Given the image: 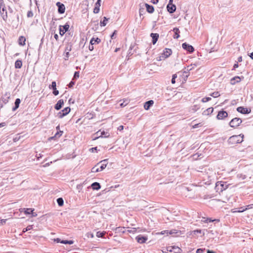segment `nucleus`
<instances>
[{
  "instance_id": "6e6552de",
  "label": "nucleus",
  "mask_w": 253,
  "mask_h": 253,
  "mask_svg": "<svg viewBox=\"0 0 253 253\" xmlns=\"http://www.w3.org/2000/svg\"><path fill=\"white\" fill-rule=\"evenodd\" d=\"M221 187L220 191H222L223 190H224L227 188V185L226 184L223 183L221 181H218L216 183L215 188L217 189H219V187Z\"/></svg>"
},
{
  "instance_id": "423d86ee",
  "label": "nucleus",
  "mask_w": 253,
  "mask_h": 253,
  "mask_svg": "<svg viewBox=\"0 0 253 253\" xmlns=\"http://www.w3.org/2000/svg\"><path fill=\"white\" fill-rule=\"evenodd\" d=\"M228 116L227 113L225 111H220L218 112L216 118L218 120H222Z\"/></svg>"
},
{
  "instance_id": "ddd939ff",
  "label": "nucleus",
  "mask_w": 253,
  "mask_h": 253,
  "mask_svg": "<svg viewBox=\"0 0 253 253\" xmlns=\"http://www.w3.org/2000/svg\"><path fill=\"white\" fill-rule=\"evenodd\" d=\"M167 8L168 11L170 13H172L176 10V6L174 4H173L172 3H169L167 5Z\"/></svg>"
},
{
  "instance_id": "ea45409f",
  "label": "nucleus",
  "mask_w": 253,
  "mask_h": 253,
  "mask_svg": "<svg viewBox=\"0 0 253 253\" xmlns=\"http://www.w3.org/2000/svg\"><path fill=\"white\" fill-rule=\"evenodd\" d=\"M32 229V225H29L26 228H24L23 232H26L27 231L30 230Z\"/></svg>"
},
{
  "instance_id": "58836bf2",
  "label": "nucleus",
  "mask_w": 253,
  "mask_h": 253,
  "mask_svg": "<svg viewBox=\"0 0 253 253\" xmlns=\"http://www.w3.org/2000/svg\"><path fill=\"white\" fill-rule=\"evenodd\" d=\"M211 98L210 97H205V98H203L202 99V102H203V103H205V102H208V101H209L211 100Z\"/></svg>"
},
{
  "instance_id": "412c9836",
  "label": "nucleus",
  "mask_w": 253,
  "mask_h": 253,
  "mask_svg": "<svg viewBox=\"0 0 253 253\" xmlns=\"http://www.w3.org/2000/svg\"><path fill=\"white\" fill-rule=\"evenodd\" d=\"M145 6L146 7V9L148 12L150 13H152L154 11V7L152 5H150L147 3L145 4Z\"/></svg>"
},
{
  "instance_id": "f257e3e1",
  "label": "nucleus",
  "mask_w": 253,
  "mask_h": 253,
  "mask_svg": "<svg viewBox=\"0 0 253 253\" xmlns=\"http://www.w3.org/2000/svg\"><path fill=\"white\" fill-rule=\"evenodd\" d=\"M107 161V159H105L97 163L91 169V172H97L103 170L106 167L108 163Z\"/></svg>"
},
{
  "instance_id": "473e14b6",
  "label": "nucleus",
  "mask_w": 253,
  "mask_h": 253,
  "mask_svg": "<svg viewBox=\"0 0 253 253\" xmlns=\"http://www.w3.org/2000/svg\"><path fill=\"white\" fill-rule=\"evenodd\" d=\"M74 242L72 240H62L61 243L64 244H73Z\"/></svg>"
},
{
  "instance_id": "37998d69",
  "label": "nucleus",
  "mask_w": 253,
  "mask_h": 253,
  "mask_svg": "<svg viewBox=\"0 0 253 253\" xmlns=\"http://www.w3.org/2000/svg\"><path fill=\"white\" fill-rule=\"evenodd\" d=\"M176 78H177V75H176V74H173V75H172V79H171V83H172V84H175V79H176Z\"/></svg>"
},
{
  "instance_id": "13d9d810",
  "label": "nucleus",
  "mask_w": 253,
  "mask_h": 253,
  "mask_svg": "<svg viewBox=\"0 0 253 253\" xmlns=\"http://www.w3.org/2000/svg\"><path fill=\"white\" fill-rule=\"evenodd\" d=\"M124 129V126H120L118 127V129L119 130H122Z\"/></svg>"
},
{
  "instance_id": "6ab92c4d",
  "label": "nucleus",
  "mask_w": 253,
  "mask_h": 253,
  "mask_svg": "<svg viewBox=\"0 0 253 253\" xmlns=\"http://www.w3.org/2000/svg\"><path fill=\"white\" fill-rule=\"evenodd\" d=\"M0 13L2 19L5 21L7 18V11L5 8H3V10L1 9V10H0Z\"/></svg>"
},
{
  "instance_id": "393cba45",
  "label": "nucleus",
  "mask_w": 253,
  "mask_h": 253,
  "mask_svg": "<svg viewBox=\"0 0 253 253\" xmlns=\"http://www.w3.org/2000/svg\"><path fill=\"white\" fill-rule=\"evenodd\" d=\"M202 221L203 222H205V223H207L208 222V221L209 222H213V221H217V222H219V219H211V218H205V217H203L202 218Z\"/></svg>"
},
{
  "instance_id": "69168bd1",
  "label": "nucleus",
  "mask_w": 253,
  "mask_h": 253,
  "mask_svg": "<svg viewBox=\"0 0 253 253\" xmlns=\"http://www.w3.org/2000/svg\"><path fill=\"white\" fill-rule=\"evenodd\" d=\"M238 67V63H236L234 65L233 68L234 69L237 68Z\"/></svg>"
},
{
  "instance_id": "864d4df0",
  "label": "nucleus",
  "mask_w": 253,
  "mask_h": 253,
  "mask_svg": "<svg viewBox=\"0 0 253 253\" xmlns=\"http://www.w3.org/2000/svg\"><path fill=\"white\" fill-rule=\"evenodd\" d=\"M6 221V219H2V220H1L0 222V225H3L4 224H5Z\"/></svg>"
},
{
  "instance_id": "bb28decb",
  "label": "nucleus",
  "mask_w": 253,
  "mask_h": 253,
  "mask_svg": "<svg viewBox=\"0 0 253 253\" xmlns=\"http://www.w3.org/2000/svg\"><path fill=\"white\" fill-rule=\"evenodd\" d=\"M26 39L23 36H21L19 38V44L21 45L25 44Z\"/></svg>"
},
{
  "instance_id": "e433bc0d",
  "label": "nucleus",
  "mask_w": 253,
  "mask_h": 253,
  "mask_svg": "<svg viewBox=\"0 0 253 253\" xmlns=\"http://www.w3.org/2000/svg\"><path fill=\"white\" fill-rule=\"evenodd\" d=\"M3 8H5V5L3 0H0V10L1 9L3 10Z\"/></svg>"
},
{
  "instance_id": "f704fd0d",
  "label": "nucleus",
  "mask_w": 253,
  "mask_h": 253,
  "mask_svg": "<svg viewBox=\"0 0 253 253\" xmlns=\"http://www.w3.org/2000/svg\"><path fill=\"white\" fill-rule=\"evenodd\" d=\"M105 232H100V231H98L96 233V236L98 238L99 237H103V236L105 235Z\"/></svg>"
},
{
  "instance_id": "5701e85b",
  "label": "nucleus",
  "mask_w": 253,
  "mask_h": 253,
  "mask_svg": "<svg viewBox=\"0 0 253 253\" xmlns=\"http://www.w3.org/2000/svg\"><path fill=\"white\" fill-rule=\"evenodd\" d=\"M21 100L19 98H17L15 101V106L12 108L13 111H15L19 106Z\"/></svg>"
},
{
  "instance_id": "72a5a7b5",
  "label": "nucleus",
  "mask_w": 253,
  "mask_h": 253,
  "mask_svg": "<svg viewBox=\"0 0 253 253\" xmlns=\"http://www.w3.org/2000/svg\"><path fill=\"white\" fill-rule=\"evenodd\" d=\"M195 67H196V65L195 64H191L190 65L187 66V70L188 71H190L193 70Z\"/></svg>"
},
{
  "instance_id": "9d476101",
  "label": "nucleus",
  "mask_w": 253,
  "mask_h": 253,
  "mask_svg": "<svg viewBox=\"0 0 253 253\" xmlns=\"http://www.w3.org/2000/svg\"><path fill=\"white\" fill-rule=\"evenodd\" d=\"M182 46L184 49L187 50L189 52H192L194 50V47L192 45H189L186 42L183 43Z\"/></svg>"
},
{
  "instance_id": "2f4dec72",
  "label": "nucleus",
  "mask_w": 253,
  "mask_h": 253,
  "mask_svg": "<svg viewBox=\"0 0 253 253\" xmlns=\"http://www.w3.org/2000/svg\"><path fill=\"white\" fill-rule=\"evenodd\" d=\"M104 20L103 21L100 22V26H105L107 24V21H108V19L106 17H104Z\"/></svg>"
},
{
  "instance_id": "f03ea898",
  "label": "nucleus",
  "mask_w": 253,
  "mask_h": 253,
  "mask_svg": "<svg viewBox=\"0 0 253 253\" xmlns=\"http://www.w3.org/2000/svg\"><path fill=\"white\" fill-rule=\"evenodd\" d=\"M244 135L240 134L237 135H233L230 137L228 140L229 144L234 145L240 143L243 141Z\"/></svg>"
},
{
  "instance_id": "20e7f679",
  "label": "nucleus",
  "mask_w": 253,
  "mask_h": 253,
  "mask_svg": "<svg viewBox=\"0 0 253 253\" xmlns=\"http://www.w3.org/2000/svg\"><path fill=\"white\" fill-rule=\"evenodd\" d=\"M167 250L169 252L173 253H181V249L177 246H169L167 248Z\"/></svg>"
},
{
  "instance_id": "052dcab7",
  "label": "nucleus",
  "mask_w": 253,
  "mask_h": 253,
  "mask_svg": "<svg viewBox=\"0 0 253 253\" xmlns=\"http://www.w3.org/2000/svg\"><path fill=\"white\" fill-rule=\"evenodd\" d=\"M159 0H151V1L154 4H157Z\"/></svg>"
},
{
  "instance_id": "09e8293b",
  "label": "nucleus",
  "mask_w": 253,
  "mask_h": 253,
  "mask_svg": "<svg viewBox=\"0 0 253 253\" xmlns=\"http://www.w3.org/2000/svg\"><path fill=\"white\" fill-rule=\"evenodd\" d=\"M74 84H75V83L73 81H71L68 84L69 87H72L73 86V85H74Z\"/></svg>"
},
{
  "instance_id": "a18cd8bd",
  "label": "nucleus",
  "mask_w": 253,
  "mask_h": 253,
  "mask_svg": "<svg viewBox=\"0 0 253 253\" xmlns=\"http://www.w3.org/2000/svg\"><path fill=\"white\" fill-rule=\"evenodd\" d=\"M199 106L198 105H194L193 107H192V110L195 112L197 110H198L199 109Z\"/></svg>"
},
{
  "instance_id": "4c0bfd02",
  "label": "nucleus",
  "mask_w": 253,
  "mask_h": 253,
  "mask_svg": "<svg viewBox=\"0 0 253 253\" xmlns=\"http://www.w3.org/2000/svg\"><path fill=\"white\" fill-rule=\"evenodd\" d=\"M99 7H100V6H97L96 5H95V7L93 9V12L94 13H98L100 10Z\"/></svg>"
},
{
  "instance_id": "c03bdc74",
  "label": "nucleus",
  "mask_w": 253,
  "mask_h": 253,
  "mask_svg": "<svg viewBox=\"0 0 253 253\" xmlns=\"http://www.w3.org/2000/svg\"><path fill=\"white\" fill-rule=\"evenodd\" d=\"M193 233L194 234H196V233H203V235H205V232L204 231H202L201 230H199V229H197V230H194L193 231Z\"/></svg>"
},
{
  "instance_id": "a19ab883",
  "label": "nucleus",
  "mask_w": 253,
  "mask_h": 253,
  "mask_svg": "<svg viewBox=\"0 0 253 253\" xmlns=\"http://www.w3.org/2000/svg\"><path fill=\"white\" fill-rule=\"evenodd\" d=\"M34 210L32 209H26L25 211V213L26 214H31V212H32Z\"/></svg>"
},
{
  "instance_id": "1a4fd4ad",
  "label": "nucleus",
  "mask_w": 253,
  "mask_h": 253,
  "mask_svg": "<svg viewBox=\"0 0 253 253\" xmlns=\"http://www.w3.org/2000/svg\"><path fill=\"white\" fill-rule=\"evenodd\" d=\"M56 5L58 7V12L60 14L64 13L65 12V9L64 5L60 2H57L56 3Z\"/></svg>"
},
{
  "instance_id": "cd10ccee",
  "label": "nucleus",
  "mask_w": 253,
  "mask_h": 253,
  "mask_svg": "<svg viewBox=\"0 0 253 253\" xmlns=\"http://www.w3.org/2000/svg\"><path fill=\"white\" fill-rule=\"evenodd\" d=\"M100 42L101 40L100 39L97 38L95 39L94 38H92L90 41V44H94L95 43H99Z\"/></svg>"
},
{
  "instance_id": "8fccbe9b",
  "label": "nucleus",
  "mask_w": 253,
  "mask_h": 253,
  "mask_svg": "<svg viewBox=\"0 0 253 253\" xmlns=\"http://www.w3.org/2000/svg\"><path fill=\"white\" fill-rule=\"evenodd\" d=\"M88 49L89 50L92 51L94 49L93 44H89L88 46Z\"/></svg>"
},
{
  "instance_id": "b1692460",
  "label": "nucleus",
  "mask_w": 253,
  "mask_h": 253,
  "mask_svg": "<svg viewBox=\"0 0 253 253\" xmlns=\"http://www.w3.org/2000/svg\"><path fill=\"white\" fill-rule=\"evenodd\" d=\"M213 111V108H212V107L209 108L207 110H206L204 111V112L203 113V114L204 115H209L211 114L212 113Z\"/></svg>"
},
{
  "instance_id": "7ed1b4c3",
  "label": "nucleus",
  "mask_w": 253,
  "mask_h": 253,
  "mask_svg": "<svg viewBox=\"0 0 253 253\" xmlns=\"http://www.w3.org/2000/svg\"><path fill=\"white\" fill-rule=\"evenodd\" d=\"M242 122L241 119L239 118H235L231 120L229 123V125L232 127L238 126Z\"/></svg>"
},
{
  "instance_id": "0eeeda50",
  "label": "nucleus",
  "mask_w": 253,
  "mask_h": 253,
  "mask_svg": "<svg viewBox=\"0 0 253 253\" xmlns=\"http://www.w3.org/2000/svg\"><path fill=\"white\" fill-rule=\"evenodd\" d=\"M69 27V25L66 24L65 25L62 26H62H60L59 28V34L60 35L63 36L68 30Z\"/></svg>"
},
{
  "instance_id": "aec40b11",
  "label": "nucleus",
  "mask_w": 253,
  "mask_h": 253,
  "mask_svg": "<svg viewBox=\"0 0 253 253\" xmlns=\"http://www.w3.org/2000/svg\"><path fill=\"white\" fill-rule=\"evenodd\" d=\"M241 80V78L240 77H235L231 80V84H235L236 83H239Z\"/></svg>"
},
{
  "instance_id": "e2e57ef3",
  "label": "nucleus",
  "mask_w": 253,
  "mask_h": 253,
  "mask_svg": "<svg viewBox=\"0 0 253 253\" xmlns=\"http://www.w3.org/2000/svg\"><path fill=\"white\" fill-rule=\"evenodd\" d=\"M31 213L32 214V216L33 217H35L37 215V213L36 212H34L33 211L31 212Z\"/></svg>"
},
{
  "instance_id": "a878e982",
  "label": "nucleus",
  "mask_w": 253,
  "mask_h": 253,
  "mask_svg": "<svg viewBox=\"0 0 253 253\" xmlns=\"http://www.w3.org/2000/svg\"><path fill=\"white\" fill-rule=\"evenodd\" d=\"M22 66V61L20 60H17L15 63V68L16 69H20Z\"/></svg>"
},
{
  "instance_id": "a211bd4d",
  "label": "nucleus",
  "mask_w": 253,
  "mask_h": 253,
  "mask_svg": "<svg viewBox=\"0 0 253 253\" xmlns=\"http://www.w3.org/2000/svg\"><path fill=\"white\" fill-rule=\"evenodd\" d=\"M154 104V101L152 100H149L146 102L144 104V109L146 110H148L150 109V107L152 106Z\"/></svg>"
},
{
  "instance_id": "338daca9",
  "label": "nucleus",
  "mask_w": 253,
  "mask_h": 253,
  "mask_svg": "<svg viewBox=\"0 0 253 253\" xmlns=\"http://www.w3.org/2000/svg\"><path fill=\"white\" fill-rule=\"evenodd\" d=\"M207 253H215V252L212 251L208 250Z\"/></svg>"
},
{
  "instance_id": "7c9ffc66",
  "label": "nucleus",
  "mask_w": 253,
  "mask_h": 253,
  "mask_svg": "<svg viewBox=\"0 0 253 253\" xmlns=\"http://www.w3.org/2000/svg\"><path fill=\"white\" fill-rule=\"evenodd\" d=\"M210 96L213 97H217L220 96V93L218 91L214 92L210 94Z\"/></svg>"
},
{
  "instance_id": "4468645a",
  "label": "nucleus",
  "mask_w": 253,
  "mask_h": 253,
  "mask_svg": "<svg viewBox=\"0 0 253 253\" xmlns=\"http://www.w3.org/2000/svg\"><path fill=\"white\" fill-rule=\"evenodd\" d=\"M172 51L170 49L166 48L162 54V57L168 58L171 54Z\"/></svg>"
},
{
  "instance_id": "79ce46f5",
  "label": "nucleus",
  "mask_w": 253,
  "mask_h": 253,
  "mask_svg": "<svg viewBox=\"0 0 253 253\" xmlns=\"http://www.w3.org/2000/svg\"><path fill=\"white\" fill-rule=\"evenodd\" d=\"M33 15H34L33 12L31 10H29L28 11L27 14V17H28V18L32 17L33 16Z\"/></svg>"
},
{
  "instance_id": "6e6d98bb",
  "label": "nucleus",
  "mask_w": 253,
  "mask_h": 253,
  "mask_svg": "<svg viewBox=\"0 0 253 253\" xmlns=\"http://www.w3.org/2000/svg\"><path fill=\"white\" fill-rule=\"evenodd\" d=\"M54 241L56 242L57 243H61L62 242V240H61L59 238H56L54 239Z\"/></svg>"
},
{
  "instance_id": "9b49d317",
  "label": "nucleus",
  "mask_w": 253,
  "mask_h": 253,
  "mask_svg": "<svg viewBox=\"0 0 253 253\" xmlns=\"http://www.w3.org/2000/svg\"><path fill=\"white\" fill-rule=\"evenodd\" d=\"M56 84L55 81H53L52 82L51 84L49 85V88H52L53 91V94L54 95H57L59 94V91L56 89Z\"/></svg>"
},
{
  "instance_id": "c756f323",
  "label": "nucleus",
  "mask_w": 253,
  "mask_h": 253,
  "mask_svg": "<svg viewBox=\"0 0 253 253\" xmlns=\"http://www.w3.org/2000/svg\"><path fill=\"white\" fill-rule=\"evenodd\" d=\"M57 203L59 206H62L64 204V201L62 198H59L57 199Z\"/></svg>"
},
{
  "instance_id": "680f3d73",
  "label": "nucleus",
  "mask_w": 253,
  "mask_h": 253,
  "mask_svg": "<svg viewBox=\"0 0 253 253\" xmlns=\"http://www.w3.org/2000/svg\"><path fill=\"white\" fill-rule=\"evenodd\" d=\"M54 37L56 39V41L58 40V35L57 34H55L54 35Z\"/></svg>"
},
{
  "instance_id": "4be33fe9",
  "label": "nucleus",
  "mask_w": 253,
  "mask_h": 253,
  "mask_svg": "<svg viewBox=\"0 0 253 253\" xmlns=\"http://www.w3.org/2000/svg\"><path fill=\"white\" fill-rule=\"evenodd\" d=\"M91 186L93 190H99L101 188L100 184L97 182L93 183Z\"/></svg>"
},
{
  "instance_id": "2eb2a0df",
  "label": "nucleus",
  "mask_w": 253,
  "mask_h": 253,
  "mask_svg": "<svg viewBox=\"0 0 253 253\" xmlns=\"http://www.w3.org/2000/svg\"><path fill=\"white\" fill-rule=\"evenodd\" d=\"M237 111L243 114H248L251 112V110L248 111L247 108H244L243 107H239L237 108Z\"/></svg>"
},
{
  "instance_id": "c85d7f7f",
  "label": "nucleus",
  "mask_w": 253,
  "mask_h": 253,
  "mask_svg": "<svg viewBox=\"0 0 253 253\" xmlns=\"http://www.w3.org/2000/svg\"><path fill=\"white\" fill-rule=\"evenodd\" d=\"M173 31L174 32V35L173 36V38L174 39H178L179 37V29L178 28H174L173 29Z\"/></svg>"
},
{
  "instance_id": "5fc2aeb1",
  "label": "nucleus",
  "mask_w": 253,
  "mask_h": 253,
  "mask_svg": "<svg viewBox=\"0 0 253 253\" xmlns=\"http://www.w3.org/2000/svg\"><path fill=\"white\" fill-rule=\"evenodd\" d=\"M90 237L91 238H93L94 237V235H93V233H87V237Z\"/></svg>"
},
{
  "instance_id": "0e129e2a",
  "label": "nucleus",
  "mask_w": 253,
  "mask_h": 253,
  "mask_svg": "<svg viewBox=\"0 0 253 253\" xmlns=\"http://www.w3.org/2000/svg\"><path fill=\"white\" fill-rule=\"evenodd\" d=\"M242 61V56H240L239 57H238V61L240 62Z\"/></svg>"
},
{
  "instance_id": "dca6fc26",
  "label": "nucleus",
  "mask_w": 253,
  "mask_h": 253,
  "mask_svg": "<svg viewBox=\"0 0 253 253\" xmlns=\"http://www.w3.org/2000/svg\"><path fill=\"white\" fill-rule=\"evenodd\" d=\"M151 37L152 38V43L155 44L157 42L159 35L157 33H151L150 35Z\"/></svg>"
},
{
  "instance_id": "4d7b16f0",
  "label": "nucleus",
  "mask_w": 253,
  "mask_h": 253,
  "mask_svg": "<svg viewBox=\"0 0 253 253\" xmlns=\"http://www.w3.org/2000/svg\"><path fill=\"white\" fill-rule=\"evenodd\" d=\"M71 48L70 46V47L67 46L66 48L65 51L66 52L67 51V52H69V51H71Z\"/></svg>"
},
{
  "instance_id": "603ef678",
  "label": "nucleus",
  "mask_w": 253,
  "mask_h": 253,
  "mask_svg": "<svg viewBox=\"0 0 253 253\" xmlns=\"http://www.w3.org/2000/svg\"><path fill=\"white\" fill-rule=\"evenodd\" d=\"M101 0H98L97 2L95 3V5L97 6H100V2Z\"/></svg>"
},
{
  "instance_id": "f3484780",
  "label": "nucleus",
  "mask_w": 253,
  "mask_h": 253,
  "mask_svg": "<svg viewBox=\"0 0 253 253\" xmlns=\"http://www.w3.org/2000/svg\"><path fill=\"white\" fill-rule=\"evenodd\" d=\"M63 104H64L63 100L60 99L58 101L57 103L55 104L54 108L56 110H59L62 108Z\"/></svg>"
},
{
  "instance_id": "774afa93",
  "label": "nucleus",
  "mask_w": 253,
  "mask_h": 253,
  "mask_svg": "<svg viewBox=\"0 0 253 253\" xmlns=\"http://www.w3.org/2000/svg\"><path fill=\"white\" fill-rule=\"evenodd\" d=\"M250 57L253 60V52L251 53Z\"/></svg>"
},
{
  "instance_id": "3c124183",
  "label": "nucleus",
  "mask_w": 253,
  "mask_h": 253,
  "mask_svg": "<svg viewBox=\"0 0 253 253\" xmlns=\"http://www.w3.org/2000/svg\"><path fill=\"white\" fill-rule=\"evenodd\" d=\"M62 131H60L59 132H57L55 134L54 137H57V136L59 137V136H60L61 135V134H62Z\"/></svg>"
},
{
  "instance_id": "49530a36",
  "label": "nucleus",
  "mask_w": 253,
  "mask_h": 253,
  "mask_svg": "<svg viewBox=\"0 0 253 253\" xmlns=\"http://www.w3.org/2000/svg\"><path fill=\"white\" fill-rule=\"evenodd\" d=\"M79 77V72H75L74 73V78H77Z\"/></svg>"
},
{
  "instance_id": "bf43d9fd",
  "label": "nucleus",
  "mask_w": 253,
  "mask_h": 253,
  "mask_svg": "<svg viewBox=\"0 0 253 253\" xmlns=\"http://www.w3.org/2000/svg\"><path fill=\"white\" fill-rule=\"evenodd\" d=\"M116 33H117V31H115L112 34V35H111V39H113L114 38V37L115 36V35L116 34Z\"/></svg>"
},
{
  "instance_id": "de8ad7c7",
  "label": "nucleus",
  "mask_w": 253,
  "mask_h": 253,
  "mask_svg": "<svg viewBox=\"0 0 253 253\" xmlns=\"http://www.w3.org/2000/svg\"><path fill=\"white\" fill-rule=\"evenodd\" d=\"M204 250L202 249H198L197 250L196 253H203Z\"/></svg>"
},
{
  "instance_id": "39448f33",
  "label": "nucleus",
  "mask_w": 253,
  "mask_h": 253,
  "mask_svg": "<svg viewBox=\"0 0 253 253\" xmlns=\"http://www.w3.org/2000/svg\"><path fill=\"white\" fill-rule=\"evenodd\" d=\"M70 108L69 107L65 108L62 111L58 113L57 116L59 118H62L65 116L67 115L70 112Z\"/></svg>"
},
{
  "instance_id": "c9c22d12",
  "label": "nucleus",
  "mask_w": 253,
  "mask_h": 253,
  "mask_svg": "<svg viewBox=\"0 0 253 253\" xmlns=\"http://www.w3.org/2000/svg\"><path fill=\"white\" fill-rule=\"evenodd\" d=\"M100 133H101V135H100V136H104V137H109V134L108 132H105V131H101V132H100ZM99 137H100V136H99Z\"/></svg>"
},
{
  "instance_id": "f8f14e48",
  "label": "nucleus",
  "mask_w": 253,
  "mask_h": 253,
  "mask_svg": "<svg viewBox=\"0 0 253 253\" xmlns=\"http://www.w3.org/2000/svg\"><path fill=\"white\" fill-rule=\"evenodd\" d=\"M137 242L140 244H143L145 243L148 239L147 237L142 236L141 235H138L135 238Z\"/></svg>"
}]
</instances>
